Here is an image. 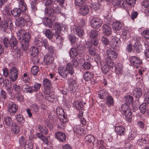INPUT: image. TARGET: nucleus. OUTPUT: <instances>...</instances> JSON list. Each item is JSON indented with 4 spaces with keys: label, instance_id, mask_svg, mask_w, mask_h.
I'll return each mask as SVG.
<instances>
[{
    "label": "nucleus",
    "instance_id": "nucleus-19",
    "mask_svg": "<svg viewBox=\"0 0 149 149\" xmlns=\"http://www.w3.org/2000/svg\"><path fill=\"white\" fill-rule=\"evenodd\" d=\"M2 118L3 124H5L7 126L9 127L12 125L13 121L10 117L6 116Z\"/></svg>",
    "mask_w": 149,
    "mask_h": 149
},
{
    "label": "nucleus",
    "instance_id": "nucleus-31",
    "mask_svg": "<svg viewBox=\"0 0 149 149\" xmlns=\"http://www.w3.org/2000/svg\"><path fill=\"white\" fill-rule=\"evenodd\" d=\"M89 11L88 6L87 5H83L80 9V13L83 16L88 14Z\"/></svg>",
    "mask_w": 149,
    "mask_h": 149
},
{
    "label": "nucleus",
    "instance_id": "nucleus-50",
    "mask_svg": "<svg viewBox=\"0 0 149 149\" xmlns=\"http://www.w3.org/2000/svg\"><path fill=\"white\" fill-rule=\"evenodd\" d=\"M147 107L148 106L146 104L143 103L139 106V109L141 112L144 114L146 111V109Z\"/></svg>",
    "mask_w": 149,
    "mask_h": 149
},
{
    "label": "nucleus",
    "instance_id": "nucleus-3",
    "mask_svg": "<svg viewBox=\"0 0 149 149\" xmlns=\"http://www.w3.org/2000/svg\"><path fill=\"white\" fill-rule=\"evenodd\" d=\"M54 12L59 13L60 12L59 8L57 7L55 8L54 7H49L45 9V14L48 15L52 20H56V17Z\"/></svg>",
    "mask_w": 149,
    "mask_h": 149
},
{
    "label": "nucleus",
    "instance_id": "nucleus-37",
    "mask_svg": "<svg viewBox=\"0 0 149 149\" xmlns=\"http://www.w3.org/2000/svg\"><path fill=\"white\" fill-rule=\"evenodd\" d=\"M88 44H91V45L92 46H94L97 47L99 45V40L97 38L92 39L91 42H87L86 43V45H88Z\"/></svg>",
    "mask_w": 149,
    "mask_h": 149
},
{
    "label": "nucleus",
    "instance_id": "nucleus-14",
    "mask_svg": "<svg viewBox=\"0 0 149 149\" xmlns=\"http://www.w3.org/2000/svg\"><path fill=\"white\" fill-rule=\"evenodd\" d=\"M43 45L45 49L47 50L49 52L52 54L54 53V49L53 47L49 44L47 39H45L43 40Z\"/></svg>",
    "mask_w": 149,
    "mask_h": 149
},
{
    "label": "nucleus",
    "instance_id": "nucleus-44",
    "mask_svg": "<svg viewBox=\"0 0 149 149\" xmlns=\"http://www.w3.org/2000/svg\"><path fill=\"white\" fill-rule=\"evenodd\" d=\"M124 101L125 102V104L127 105L130 104L133 100V97L131 95H127L124 98Z\"/></svg>",
    "mask_w": 149,
    "mask_h": 149
},
{
    "label": "nucleus",
    "instance_id": "nucleus-26",
    "mask_svg": "<svg viewBox=\"0 0 149 149\" xmlns=\"http://www.w3.org/2000/svg\"><path fill=\"white\" fill-rule=\"evenodd\" d=\"M134 50L136 53H138L142 50V45L139 42L137 41L134 45Z\"/></svg>",
    "mask_w": 149,
    "mask_h": 149
},
{
    "label": "nucleus",
    "instance_id": "nucleus-28",
    "mask_svg": "<svg viewBox=\"0 0 149 149\" xmlns=\"http://www.w3.org/2000/svg\"><path fill=\"white\" fill-rule=\"evenodd\" d=\"M102 31L107 36H109L111 33V28L108 25L104 24L102 26Z\"/></svg>",
    "mask_w": 149,
    "mask_h": 149
},
{
    "label": "nucleus",
    "instance_id": "nucleus-62",
    "mask_svg": "<svg viewBox=\"0 0 149 149\" xmlns=\"http://www.w3.org/2000/svg\"><path fill=\"white\" fill-rule=\"evenodd\" d=\"M30 52L32 55L36 56L38 54V49L35 47H33L30 50Z\"/></svg>",
    "mask_w": 149,
    "mask_h": 149
},
{
    "label": "nucleus",
    "instance_id": "nucleus-29",
    "mask_svg": "<svg viewBox=\"0 0 149 149\" xmlns=\"http://www.w3.org/2000/svg\"><path fill=\"white\" fill-rule=\"evenodd\" d=\"M113 29L116 31H119L122 29L123 26V24L118 22H113L112 24Z\"/></svg>",
    "mask_w": 149,
    "mask_h": 149
},
{
    "label": "nucleus",
    "instance_id": "nucleus-56",
    "mask_svg": "<svg viewBox=\"0 0 149 149\" xmlns=\"http://www.w3.org/2000/svg\"><path fill=\"white\" fill-rule=\"evenodd\" d=\"M92 10H96L99 9L100 4L98 2L92 3L90 6Z\"/></svg>",
    "mask_w": 149,
    "mask_h": 149
},
{
    "label": "nucleus",
    "instance_id": "nucleus-60",
    "mask_svg": "<svg viewBox=\"0 0 149 149\" xmlns=\"http://www.w3.org/2000/svg\"><path fill=\"white\" fill-rule=\"evenodd\" d=\"M82 66L84 69L88 70L91 68V65L89 62H85Z\"/></svg>",
    "mask_w": 149,
    "mask_h": 149
},
{
    "label": "nucleus",
    "instance_id": "nucleus-11",
    "mask_svg": "<svg viewBox=\"0 0 149 149\" xmlns=\"http://www.w3.org/2000/svg\"><path fill=\"white\" fill-rule=\"evenodd\" d=\"M85 142L87 144H92L93 146L96 145L97 142V141H95V138L92 135H88L86 136L85 138Z\"/></svg>",
    "mask_w": 149,
    "mask_h": 149
},
{
    "label": "nucleus",
    "instance_id": "nucleus-9",
    "mask_svg": "<svg viewBox=\"0 0 149 149\" xmlns=\"http://www.w3.org/2000/svg\"><path fill=\"white\" fill-rule=\"evenodd\" d=\"M103 23L101 19L98 17H94L91 21V25L94 29H98L100 27Z\"/></svg>",
    "mask_w": 149,
    "mask_h": 149
},
{
    "label": "nucleus",
    "instance_id": "nucleus-59",
    "mask_svg": "<svg viewBox=\"0 0 149 149\" xmlns=\"http://www.w3.org/2000/svg\"><path fill=\"white\" fill-rule=\"evenodd\" d=\"M73 104L77 109H79L83 107V104L81 102H79L77 101H74Z\"/></svg>",
    "mask_w": 149,
    "mask_h": 149
},
{
    "label": "nucleus",
    "instance_id": "nucleus-30",
    "mask_svg": "<svg viewBox=\"0 0 149 149\" xmlns=\"http://www.w3.org/2000/svg\"><path fill=\"white\" fill-rule=\"evenodd\" d=\"M94 77L93 74L89 71L85 72L84 74V79L87 81L90 80Z\"/></svg>",
    "mask_w": 149,
    "mask_h": 149
},
{
    "label": "nucleus",
    "instance_id": "nucleus-58",
    "mask_svg": "<svg viewBox=\"0 0 149 149\" xmlns=\"http://www.w3.org/2000/svg\"><path fill=\"white\" fill-rule=\"evenodd\" d=\"M16 118L18 122L20 124H22L24 122V120L21 114L17 115L16 116Z\"/></svg>",
    "mask_w": 149,
    "mask_h": 149
},
{
    "label": "nucleus",
    "instance_id": "nucleus-21",
    "mask_svg": "<svg viewBox=\"0 0 149 149\" xmlns=\"http://www.w3.org/2000/svg\"><path fill=\"white\" fill-rule=\"evenodd\" d=\"M65 69V67H61L58 68V70L59 74L63 78L66 77L68 75Z\"/></svg>",
    "mask_w": 149,
    "mask_h": 149
},
{
    "label": "nucleus",
    "instance_id": "nucleus-5",
    "mask_svg": "<svg viewBox=\"0 0 149 149\" xmlns=\"http://www.w3.org/2000/svg\"><path fill=\"white\" fill-rule=\"evenodd\" d=\"M68 83L69 85V91L70 93L78 91V84L77 80L70 79L68 80Z\"/></svg>",
    "mask_w": 149,
    "mask_h": 149
},
{
    "label": "nucleus",
    "instance_id": "nucleus-34",
    "mask_svg": "<svg viewBox=\"0 0 149 149\" xmlns=\"http://www.w3.org/2000/svg\"><path fill=\"white\" fill-rule=\"evenodd\" d=\"M43 86L45 88H52V82L49 79L47 78H45L42 82Z\"/></svg>",
    "mask_w": 149,
    "mask_h": 149
},
{
    "label": "nucleus",
    "instance_id": "nucleus-27",
    "mask_svg": "<svg viewBox=\"0 0 149 149\" xmlns=\"http://www.w3.org/2000/svg\"><path fill=\"white\" fill-rule=\"evenodd\" d=\"M15 23L17 26L22 27L25 25L26 22L24 18L19 17L16 19Z\"/></svg>",
    "mask_w": 149,
    "mask_h": 149
},
{
    "label": "nucleus",
    "instance_id": "nucleus-49",
    "mask_svg": "<svg viewBox=\"0 0 149 149\" xmlns=\"http://www.w3.org/2000/svg\"><path fill=\"white\" fill-rule=\"evenodd\" d=\"M39 71V68L37 66H32L31 70V72L34 76L37 75Z\"/></svg>",
    "mask_w": 149,
    "mask_h": 149
},
{
    "label": "nucleus",
    "instance_id": "nucleus-22",
    "mask_svg": "<svg viewBox=\"0 0 149 149\" xmlns=\"http://www.w3.org/2000/svg\"><path fill=\"white\" fill-rule=\"evenodd\" d=\"M17 109L18 107L17 105L14 103H12L8 108V110L11 115H13L16 113Z\"/></svg>",
    "mask_w": 149,
    "mask_h": 149
},
{
    "label": "nucleus",
    "instance_id": "nucleus-54",
    "mask_svg": "<svg viewBox=\"0 0 149 149\" xmlns=\"http://www.w3.org/2000/svg\"><path fill=\"white\" fill-rule=\"evenodd\" d=\"M12 129L14 133L16 134H18L20 132V127L17 125H14L13 126Z\"/></svg>",
    "mask_w": 149,
    "mask_h": 149
},
{
    "label": "nucleus",
    "instance_id": "nucleus-12",
    "mask_svg": "<svg viewBox=\"0 0 149 149\" xmlns=\"http://www.w3.org/2000/svg\"><path fill=\"white\" fill-rule=\"evenodd\" d=\"M106 54L107 56V58H110L113 60L116 59L118 57V54L116 52L110 49H108L107 51Z\"/></svg>",
    "mask_w": 149,
    "mask_h": 149
},
{
    "label": "nucleus",
    "instance_id": "nucleus-63",
    "mask_svg": "<svg viewBox=\"0 0 149 149\" xmlns=\"http://www.w3.org/2000/svg\"><path fill=\"white\" fill-rule=\"evenodd\" d=\"M56 112L57 114L58 115H59L60 116L63 115V114L65 113L63 109L61 107H57Z\"/></svg>",
    "mask_w": 149,
    "mask_h": 149
},
{
    "label": "nucleus",
    "instance_id": "nucleus-33",
    "mask_svg": "<svg viewBox=\"0 0 149 149\" xmlns=\"http://www.w3.org/2000/svg\"><path fill=\"white\" fill-rule=\"evenodd\" d=\"M11 15L14 17H19L21 13L23 12L19 9L17 8H15L11 11Z\"/></svg>",
    "mask_w": 149,
    "mask_h": 149
},
{
    "label": "nucleus",
    "instance_id": "nucleus-2",
    "mask_svg": "<svg viewBox=\"0 0 149 149\" xmlns=\"http://www.w3.org/2000/svg\"><path fill=\"white\" fill-rule=\"evenodd\" d=\"M30 38V35L28 33L26 32L22 35V39L20 40V43L21 47L24 50H26L28 49Z\"/></svg>",
    "mask_w": 149,
    "mask_h": 149
},
{
    "label": "nucleus",
    "instance_id": "nucleus-38",
    "mask_svg": "<svg viewBox=\"0 0 149 149\" xmlns=\"http://www.w3.org/2000/svg\"><path fill=\"white\" fill-rule=\"evenodd\" d=\"M123 65L122 64L118 63L115 65V70L116 74H121L123 72Z\"/></svg>",
    "mask_w": 149,
    "mask_h": 149
},
{
    "label": "nucleus",
    "instance_id": "nucleus-51",
    "mask_svg": "<svg viewBox=\"0 0 149 149\" xmlns=\"http://www.w3.org/2000/svg\"><path fill=\"white\" fill-rule=\"evenodd\" d=\"M45 19H46V21L45 22V24L46 26L50 28L52 27L53 25L52 21H55V20H52L49 17V18H45Z\"/></svg>",
    "mask_w": 149,
    "mask_h": 149
},
{
    "label": "nucleus",
    "instance_id": "nucleus-8",
    "mask_svg": "<svg viewBox=\"0 0 149 149\" xmlns=\"http://www.w3.org/2000/svg\"><path fill=\"white\" fill-rule=\"evenodd\" d=\"M18 74V72L16 68L15 67H12L10 69V79L12 82H14L17 79Z\"/></svg>",
    "mask_w": 149,
    "mask_h": 149
},
{
    "label": "nucleus",
    "instance_id": "nucleus-57",
    "mask_svg": "<svg viewBox=\"0 0 149 149\" xmlns=\"http://www.w3.org/2000/svg\"><path fill=\"white\" fill-rule=\"evenodd\" d=\"M148 43L147 41H146L145 42V47L146 49L144 52V53L145 56L146 58H149V44H147Z\"/></svg>",
    "mask_w": 149,
    "mask_h": 149
},
{
    "label": "nucleus",
    "instance_id": "nucleus-53",
    "mask_svg": "<svg viewBox=\"0 0 149 149\" xmlns=\"http://www.w3.org/2000/svg\"><path fill=\"white\" fill-rule=\"evenodd\" d=\"M141 35L146 40L149 39V29H146L142 32Z\"/></svg>",
    "mask_w": 149,
    "mask_h": 149
},
{
    "label": "nucleus",
    "instance_id": "nucleus-32",
    "mask_svg": "<svg viewBox=\"0 0 149 149\" xmlns=\"http://www.w3.org/2000/svg\"><path fill=\"white\" fill-rule=\"evenodd\" d=\"M19 7L23 12H24L27 9V6L24 0H20L19 2Z\"/></svg>",
    "mask_w": 149,
    "mask_h": 149
},
{
    "label": "nucleus",
    "instance_id": "nucleus-35",
    "mask_svg": "<svg viewBox=\"0 0 149 149\" xmlns=\"http://www.w3.org/2000/svg\"><path fill=\"white\" fill-rule=\"evenodd\" d=\"M68 74L72 75L74 73L73 67L71 63H68L66 66L64 67Z\"/></svg>",
    "mask_w": 149,
    "mask_h": 149
},
{
    "label": "nucleus",
    "instance_id": "nucleus-61",
    "mask_svg": "<svg viewBox=\"0 0 149 149\" xmlns=\"http://www.w3.org/2000/svg\"><path fill=\"white\" fill-rule=\"evenodd\" d=\"M26 32L24 29H21L19 30L17 33L18 39L19 40H21V36H22V35L24 34Z\"/></svg>",
    "mask_w": 149,
    "mask_h": 149
},
{
    "label": "nucleus",
    "instance_id": "nucleus-6",
    "mask_svg": "<svg viewBox=\"0 0 149 149\" xmlns=\"http://www.w3.org/2000/svg\"><path fill=\"white\" fill-rule=\"evenodd\" d=\"M13 26L12 21L9 18L2 21L0 23V29L3 31H5L8 28L11 29Z\"/></svg>",
    "mask_w": 149,
    "mask_h": 149
},
{
    "label": "nucleus",
    "instance_id": "nucleus-15",
    "mask_svg": "<svg viewBox=\"0 0 149 149\" xmlns=\"http://www.w3.org/2000/svg\"><path fill=\"white\" fill-rule=\"evenodd\" d=\"M132 93L133 96L138 99L140 98L142 95V90L139 87L134 88L132 91Z\"/></svg>",
    "mask_w": 149,
    "mask_h": 149
},
{
    "label": "nucleus",
    "instance_id": "nucleus-40",
    "mask_svg": "<svg viewBox=\"0 0 149 149\" xmlns=\"http://www.w3.org/2000/svg\"><path fill=\"white\" fill-rule=\"evenodd\" d=\"M34 44L38 47H40L43 46V40L40 38H36L34 39Z\"/></svg>",
    "mask_w": 149,
    "mask_h": 149
},
{
    "label": "nucleus",
    "instance_id": "nucleus-42",
    "mask_svg": "<svg viewBox=\"0 0 149 149\" xmlns=\"http://www.w3.org/2000/svg\"><path fill=\"white\" fill-rule=\"evenodd\" d=\"M40 108L35 103L31 105V111L34 113H38Z\"/></svg>",
    "mask_w": 149,
    "mask_h": 149
},
{
    "label": "nucleus",
    "instance_id": "nucleus-48",
    "mask_svg": "<svg viewBox=\"0 0 149 149\" xmlns=\"http://www.w3.org/2000/svg\"><path fill=\"white\" fill-rule=\"evenodd\" d=\"M88 35L91 39L97 38L98 35V33L97 31L95 30H92L89 32Z\"/></svg>",
    "mask_w": 149,
    "mask_h": 149
},
{
    "label": "nucleus",
    "instance_id": "nucleus-55",
    "mask_svg": "<svg viewBox=\"0 0 149 149\" xmlns=\"http://www.w3.org/2000/svg\"><path fill=\"white\" fill-rule=\"evenodd\" d=\"M0 97L3 102L5 101L7 98L6 93L2 89L1 90L0 92Z\"/></svg>",
    "mask_w": 149,
    "mask_h": 149
},
{
    "label": "nucleus",
    "instance_id": "nucleus-43",
    "mask_svg": "<svg viewBox=\"0 0 149 149\" xmlns=\"http://www.w3.org/2000/svg\"><path fill=\"white\" fill-rule=\"evenodd\" d=\"M106 99V103L108 107H110L113 105V99L112 96L109 95Z\"/></svg>",
    "mask_w": 149,
    "mask_h": 149
},
{
    "label": "nucleus",
    "instance_id": "nucleus-7",
    "mask_svg": "<svg viewBox=\"0 0 149 149\" xmlns=\"http://www.w3.org/2000/svg\"><path fill=\"white\" fill-rule=\"evenodd\" d=\"M129 58L131 65L134 68H138L142 63L141 60L136 56H130Z\"/></svg>",
    "mask_w": 149,
    "mask_h": 149
},
{
    "label": "nucleus",
    "instance_id": "nucleus-18",
    "mask_svg": "<svg viewBox=\"0 0 149 149\" xmlns=\"http://www.w3.org/2000/svg\"><path fill=\"white\" fill-rule=\"evenodd\" d=\"M54 59L53 57L50 54H46L44 57V62L47 65H53Z\"/></svg>",
    "mask_w": 149,
    "mask_h": 149
},
{
    "label": "nucleus",
    "instance_id": "nucleus-4",
    "mask_svg": "<svg viewBox=\"0 0 149 149\" xmlns=\"http://www.w3.org/2000/svg\"><path fill=\"white\" fill-rule=\"evenodd\" d=\"M121 109L125 115V118L129 122H131L132 118V111L129 108V105L123 104L121 106Z\"/></svg>",
    "mask_w": 149,
    "mask_h": 149
},
{
    "label": "nucleus",
    "instance_id": "nucleus-46",
    "mask_svg": "<svg viewBox=\"0 0 149 149\" xmlns=\"http://www.w3.org/2000/svg\"><path fill=\"white\" fill-rule=\"evenodd\" d=\"M78 54L77 49L75 48H72L71 49L69 55L70 57L74 58L77 56Z\"/></svg>",
    "mask_w": 149,
    "mask_h": 149
},
{
    "label": "nucleus",
    "instance_id": "nucleus-1",
    "mask_svg": "<svg viewBox=\"0 0 149 149\" xmlns=\"http://www.w3.org/2000/svg\"><path fill=\"white\" fill-rule=\"evenodd\" d=\"M41 86V84L39 83H35L33 86L25 84L22 86V88L24 93H32L38 92L40 89Z\"/></svg>",
    "mask_w": 149,
    "mask_h": 149
},
{
    "label": "nucleus",
    "instance_id": "nucleus-20",
    "mask_svg": "<svg viewBox=\"0 0 149 149\" xmlns=\"http://www.w3.org/2000/svg\"><path fill=\"white\" fill-rule=\"evenodd\" d=\"M98 97L100 99H106L109 95V93L105 90H100L98 92Z\"/></svg>",
    "mask_w": 149,
    "mask_h": 149
},
{
    "label": "nucleus",
    "instance_id": "nucleus-39",
    "mask_svg": "<svg viewBox=\"0 0 149 149\" xmlns=\"http://www.w3.org/2000/svg\"><path fill=\"white\" fill-rule=\"evenodd\" d=\"M113 60L110 58H107L106 59V64L110 68H113L115 64Z\"/></svg>",
    "mask_w": 149,
    "mask_h": 149
},
{
    "label": "nucleus",
    "instance_id": "nucleus-16",
    "mask_svg": "<svg viewBox=\"0 0 149 149\" xmlns=\"http://www.w3.org/2000/svg\"><path fill=\"white\" fill-rule=\"evenodd\" d=\"M55 137L59 141L63 142L66 139V136L65 134L62 132H57L55 133Z\"/></svg>",
    "mask_w": 149,
    "mask_h": 149
},
{
    "label": "nucleus",
    "instance_id": "nucleus-13",
    "mask_svg": "<svg viewBox=\"0 0 149 149\" xmlns=\"http://www.w3.org/2000/svg\"><path fill=\"white\" fill-rule=\"evenodd\" d=\"M115 130L116 134L120 136L124 135L126 131L125 127L122 125L116 126Z\"/></svg>",
    "mask_w": 149,
    "mask_h": 149
},
{
    "label": "nucleus",
    "instance_id": "nucleus-47",
    "mask_svg": "<svg viewBox=\"0 0 149 149\" xmlns=\"http://www.w3.org/2000/svg\"><path fill=\"white\" fill-rule=\"evenodd\" d=\"M46 36L49 39L51 40L53 38L54 34L49 29H46L44 32Z\"/></svg>",
    "mask_w": 149,
    "mask_h": 149
},
{
    "label": "nucleus",
    "instance_id": "nucleus-25",
    "mask_svg": "<svg viewBox=\"0 0 149 149\" xmlns=\"http://www.w3.org/2000/svg\"><path fill=\"white\" fill-rule=\"evenodd\" d=\"M87 45H86V48L88 49V51L90 55L92 56H94L96 54V50L95 49L93 46H91V44Z\"/></svg>",
    "mask_w": 149,
    "mask_h": 149
},
{
    "label": "nucleus",
    "instance_id": "nucleus-41",
    "mask_svg": "<svg viewBox=\"0 0 149 149\" xmlns=\"http://www.w3.org/2000/svg\"><path fill=\"white\" fill-rule=\"evenodd\" d=\"M38 129L40 132L45 135L47 134H48V129L45 126L40 125L38 126Z\"/></svg>",
    "mask_w": 149,
    "mask_h": 149
},
{
    "label": "nucleus",
    "instance_id": "nucleus-17",
    "mask_svg": "<svg viewBox=\"0 0 149 149\" xmlns=\"http://www.w3.org/2000/svg\"><path fill=\"white\" fill-rule=\"evenodd\" d=\"M10 46L11 49H16L18 47V42L16 38L12 36L10 38Z\"/></svg>",
    "mask_w": 149,
    "mask_h": 149
},
{
    "label": "nucleus",
    "instance_id": "nucleus-24",
    "mask_svg": "<svg viewBox=\"0 0 149 149\" xmlns=\"http://www.w3.org/2000/svg\"><path fill=\"white\" fill-rule=\"evenodd\" d=\"M73 130L75 133L78 135H82L84 133L83 129L79 125L74 126L73 128Z\"/></svg>",
    "mask_w": 149,
    "mask_h": 149
},
{
    "label": "nucleus",
    "instance_id": "nucleus-52",
    "mask_svg": "<svg viewBox=\"0 0 149 149\" xmlns=\"http://www.w3.org/2000/svg\"><path fill=\"white\" fill-rule=\"evenodd\" d=\"M2 42L6 48H8L10 46V39L5 37L3 38Z\"/></svg>",
    "mask_w": 149,
    "mask_h": 149
},
{
    "label": "nucleus",
    "instance_id": "nucleus-45",
    "mask_svg": "<svg viewBox=\"0 0 149 149\" xmlns=\"http://www.w3.org/2000/svg\"><path fill=\"white\" fill-rule=\"evenodd\" d=\"M37 2L35 0H33L30 3V5L33 12H35L37 10Z\"/></svg>",
    "mask_w": 149,
    "mask_h": 149
},
{
    "label": "nucleus",
    "instance_id": "nucleus-36",
    "mask_svg": "<svg viewBox=\"0 0 149 149\" xmlns=\"http://www.w3.org/2000/svg\"><path fill=\"white\" fill-rule=\"evenodd\" d=\"M76 32L77 35L80 38H82L84 35V31L80 26H77L76 28Z\"/></svg>",
    "mask_w": 149,
    "mask_h": 149
},
{
    "label": "nucleus",
    "instance_id": "nucleus-64",
    "mask_svg": "<svg viewBox=\"0 0 149 149\" xmlns=\"http://www.w3.org/2000/svg\"><path fill=\"white\" fill-rule=\"evenodd\" d=\"M34 144L31 141H29L25 146V149H33V147Z\"/></svg>",
    "mask_w": 149,
    "mask_h": 149
},
{
    "label": "nucleus",
    "instance_id": "nucleus-23",
    "mask_svg": "<svg viewBox=\"0 0 149 149\" xmlns=\"http://www.w3.org/2000/svg\"><path fill=\"white\" fill-rule=\"evenodd\" d=\"M56 0H46L45 6H49L50 7H54L56 8L58 7L57 5L56 4Z\"/></svg>",
    "mask_w": 149,
    "mask_h": 149
},
{
    "label": "nucleus",
    "instance_id": "nucleus-10",
    "mask_svg": "<svg viewBox=\"0 0 149 149\" xmlns=\"http://www.w3.org/2000/svg\"><path fill=\"white\" fill-rule=\"evenodd\" d=\"M54 30L57 33H60V31H64L66 30V26L63 24H60L57 22L55 23L53 27Z\"/></svg>",
    "mask_w": 149,
    "mask_h": 149
}]
</instances>
